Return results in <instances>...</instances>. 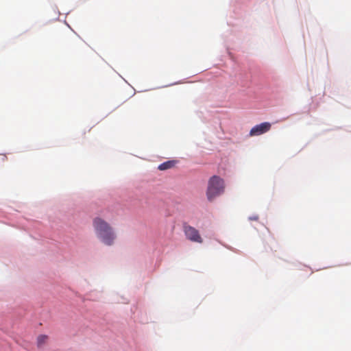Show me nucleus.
I'll list each match as a JSON object with an SVG mask.
<instances>
[{
	"label": "nucleus",
	"mask_w": 351,
	"mask_h": 351,
	"mask_svg": "<svg viewBox=\"0 0 351 351\" xmlns=\"http://www.w3.org/2000/svg\"><path fill=\"white\" fill-rule=\"evenodd\" d=\"M93 227L97 237L107 245H112L116 239V234L112 227L104 219L96 217L93 220Z\"/></svg>",
	"instance_id": "nucleus-1"
},
{
	"label": "nucleus",
	"mask_w": 351,
	"mask_h": 351,
	"mask_svg": "<svg viewBox=\"0 0 351 351\" xmlns=\"http://www.w3.org/2000/svg\"><path fill=\"white\" fill-rule=\"evenodd\" d=\"M224 191V182L223 179L217 176L211 177L208 181L206 195L209 201L222 194Z\"/></svg>",
	"instance_id": "nucleus-2"
},
{
	"label": "nucleus",
	"mask_w": 351,
	"mask_h": 351,
	"mask_svg": "<svg viewBox=\"0 0 351 351\" xmlns=\"http://www.w3.org/2000/svg\"><path fill=\"white\" fill-rule=\"evenodd\" d=\"M183 231L188 240L198 243H203V239L199 234V231L194 227L184 223L183 225Z\"/></svg>",
	"instance_id": "nucleus-3"
},
{
	"label": "nucleus",
	"mask_w": 351,
	"mask_h": 351,
	"mask_svg": "<svg viewBox=\"0 0 351 351\" xmlns=\"http://www.w3.org/2000/svg\"><path fill=\"white\" fill-rule=\"evenodd\" d=\"M271 125L269 122H264L261 124L256 125L251 129L250 132V135L259 136L268 132L271 129Z\"/></svg>",
	"instance_id": "nucleus-4"
},
{
	"label": "nucleus",
	"mask_w": 351,
	"mask_h": 351,
	"mask_svg": "<svg viewBox=\"0 0 351 351\" xmlns=\"http://www.w3.org/2000/svg\"><path fill=\"white\" fill-rule=\"evenodd\" d=\"M176 163H177L176 160H168V161H166V162L160 164L158 168L160 171H165V170H167V169L174 167L175 165H176Z\"/></svg>",
	"instance_id": "nucleus-5"
},
{
	"label": "nucleus",
	"mask_w": 351,
	"mask_h": 351,
	"mask_svg": "<svg viewBox=\"0 0 351 351\" xmlns=\"http://www.w3.org/2000/svg\"><path fill=\"white\" fill-rule=\"evenodd\" d=\"M49 337L45 335H40L37 338V344L38 347L43 346L45 344L48 340Z\"/></svg>",
	"instance_id": "nucleus-6"
},
{
	"label": "nucleus",
	"mask_w": 351,
	"mask_h": 351,
	"mask_svg": "<svg viewBox=\"0 0 351 351\" xmlns=\"http://www.w3.org/2000/svg\"><path fill=\"white\" fill-rule=\"evenodd\" d=\"M252 219H254V220H257L258 219V217H254L253 218H251Z\"/></svg>",
	"instance_id": "nucleus-7"
}]
</instances>
